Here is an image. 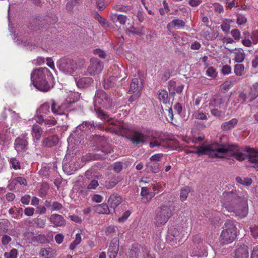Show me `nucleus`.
<instances>
[{"label":"nucleus","instance_id":"f257e3e1","mask_svg":"<svg viewBox=\"0 0 258 258\" xmlns=\"http://www.w3.org/2000/svg\"><path fill=\"white\" fill-rule=\"evenodd\" d=\"M223 208L230 213H233L237 217L242 219L248 213L247 199L240 197L236 191H225L221 198Z\"/></svg>","mask_w":258,"mask_h":258},{"label":"nucleus","instance_id":"f03ea898","mask_svg":"<svg viewBox=\"0 0 258 258\" xmlns=\"http://www.w3.org/2000/svg\"><path fill=\"white\" fill-rule=\"evenodd\" d=\"M197 150L190 151L192 153L201 156L207 155L211 157L223 158L225 153L232 152L233 156L239 161H242L247 159V155L242 153L236 145H208L199 146Z\"/></svg>","mask_w":258,"mask_h":258},{"label":"nucleus","instance_id":"7ed1b4c3","mask_svg":"<svg viewBox=\"0 0 258 258\" xmlns=\"http://www.w3.org/2000/svg\"><path fill=\"white\" fill-rule=\"evenodd\" d=\"M94 109L98 116L107 121L109 120V116L105 114L101 109L109 108L111 106V100L102 90L96 91L94 99Z\"/></svg>","mask_w":258,"mask_h":258},{"label":"nucleus","instance_id":"20e7f679","mask_svg":"<svg viewBox=\"0 0 258 258\" xmlns=\"http://www.w3.org/2000/svg\"><path fill=\"white\" fill-rule=\"evenodd\" d=\"M48 70L46 68H40L34 70L31 75L32 84L38 90L46 92L49 89V86L46 81V74Z\"/></svg>","mask_w":258,"mask_h":258},{"label":"nucleus","instance_id":"39448f33","mask_svg":"<svg viewBox=\"0 0 258 258\" xmlns=\"http://www.w3.org/2000/svg\"><path fill=\"white\" fill-rule=\"evenodd\" d=\"M237 228L232 221H226L224 225L223 229L219 238L221 245H225L232 243L236 238Z\"/></svg>","mask_w":258,"mask_h":258},{"label":"nucleus","instance_id":"423d86ee","mask_svg":"<svg viewBox=\"0 0 258 258\" xmlns=\"http://www.w3.org/2000/svg\"><path fill=\"white\" fill-rule=\"evenodd\" d=\"M172 215V211L170 208L167 205H162L155 211L154 223L156 226H161L164 225Z\"/></svg>","mask_w":258,"mask_h":258},{"label":"nucleus","instance_id":"0eeeda50","mask_svg":"<svg viewBox=\"0 0 258 258\" xmlns=\"http://www.w3.org/2000/svg\"><path fill=\"white\" fill-rule=\"evenodd\" d=\"M102 62L96 58L91 59V63L87 69V72L91 76H94L100 73L103 70Z\"/></svg>","mask_w":258,"mask_h":258},{"label":"nucleus","instance_id":"6e6552de","mask_svg":"<svg viewBox=\"0 0 258 258\" xmlns=\"http://www.w3.org/2000/svg\"><path fill=\"white\" fill-rule=\"evenodd\" d=\"M28 139L25 135L20 136L15 141L14 147L17 152L23 153L28 149Z\"/></svg>","mask_w":258,"mask_h":258},{"label":"nucleus","instance_id":"1a4fd4ad","mask_svg":"<svg viewBox=\"0 0 258 258\" xmlns=\"http://www.w3.org/2000/svg\"><path fill=\"white\" fill-rule=\"evenodd\" d=\"M121 202L122 198L117 194H113L109 197L108 200V204L109 205L108 207H109L110 210L112 211V213L114 212L115 209L119 205Z\"/></svg>","mask_w":258,"mask_h":258},{"label":"nucleus","instance_id":"9d476101","mask_svg":"<svg viewBox=\"0 0 258 258\" xmlns=\"http://www.w3.org/2000/svg\"><path fill=\"white\" fill-rule=\"evenodd\" d=\"M119 240L114 238L111 241L108 250V255L109 258H115L119 249Z\"/></svg>","mask_w":258,"mask_h":258},{"label":"nucleus","instance_id":"9b49d317","mask_svg":"<svg viewBox=\"0 0 258 258\" xmlns=\"http://www.w3.org/2000/svg\"><path fill=\"white\" fill-rule=\"evenodd\" d=\"M149 136L139 132L133 133L131 141L136 144H144L148 141Z\"/></svg>","mask_w":258,"mask_h":258},{"label":"nucleus","instance_id":"f8f14e48","mask_svg":"<svg viewBox=\"0 0 258 258\" xmlns=\"http://www.w3.org/2000/svg\"><path fill=\"white\" fill-rule=\"evenodd\" d=\"M79 68H81L80 66H79L74 59L70 58L66 59V74L71 75Z\"/></svg>","mask_w":258,"mask_h":258},{"label":"nucleus","instance_id":"ddd939ff","mask_svg":"<svg viewBox=\"0 0 258 258\" xmlns=\"http://www.w3.org/2000/svg\"><path fill=\"white\" fill-rule=\"evenodd\" d=\"M226 100L225 97H223L220 95H215L211 100L209 103L210 107H219L223 105Z\"/></svg>","mask_w":258,"mask_h":258},{"label":"nucleus","instance_id":"4468645a","mask_svg":"<svg viewBox=\"0 0 258 258\" xmlns=\"http://www.w3.org/2000/svg\"><path fill=\"white\" fill-rule=\"evenodd\" d=\"M234 54V60L235 62L240 63L243 61L245 57V53L243 49L235 48L230 51Z\"/></svg>","mask_w":258,"mask_h":258},{"label":"nucleus","instance_id":"2eb2a0df","mask_svg":"<svg viewBox=\"0 0 258 258\" xmlns=\"http://www.w3.org/2000/svg\"><path fill=\"white\" fill-rule=\"evenodd\" d=\"M249 254L246 245H240L235 250L234 258H248Z\"/></svg>","mask_w":258,"mask_h":258},{"label":"nucleus","instance_id":"dca6fc26","mask_svg":"<svg viewBox=\"0 0 258 258\" xmlns=\"http://www.w3.org/2000/svg\"><path fill=\"white\" fill-rule=\"evenodd\" d=\"M246 151L247 158L248 161L251 163L257 164L258 166V151L248 148L246 149Z\"/></svg>","mask_w":258,"mask_h":258},{"label":"nucleus","instance_id":"f3484780","mask_svg":"<svg viewBox=\"0 0 258 258\" xmlns=\"http://www.w3.org/2000/svg\"><path fill=\"white\" fill-rule=\"evenodd\" d=\"M94 212L99 214H109L112 213L108 206L106 204L98 205L93 208Z\"/></svg>","mask_w":258,"mask_h":258},{"label":"nucleus","instance_id":"a211bd4d","mask_svg":"<svg viewBox=\"0 0 258 258\" xmlns=\"http://www.w3.org/2000/svg\"><path fill=\"white\" fill-rule=\"evenodd\" d=\"M141 249H143L138 244H134L130 250L126 254V258H137Z\"/></svg>","mask_w":258,"mask_h":258},{"label":"nucleus","instance_id":"6ab92c4d","mask_svg":"<svg viewBox=\"0 0 258 258\" xmlns=\"http://www.w3.org/2000/svg\"><path fill=\"white\" fill-rule=\"evenodd\" d=\"M185 22L179 19H174L169 23L167 25V29L171 31L173 28L180 29L184 27Z\"/></svg>","mask_w":258,"mask_h":258},{"label":"nucleus","instance_id":"aec40b11","mask_svg":"<svg viewBox=\"0 0 258 258\" xmlns=\"http://www.w3.org/2000/svg\"><path fill=\"white\" fill-rule=\"evenodd\" d=\"M58 142V138L56 136H53L45 138L42 143L43 146L45 147H51L56 145Z\"/></svg>","mask_w":258,"mask_h":258},{"label":"nucleus","instance_id":"412c9836","mask_svg":"<svg viewBox=\"0 0 258 258\" xmlns=\"http://www.w3.org/2000/svg\"><path fill=\"white\" fill-rule=\"evenodd\" d=\"M76 83L79 88H85L89 86L93 83V79L91 77H83L77 81Z\"/></svg>","mask_w":258,"mask_h":258},{"label":"nucleus","instance_id":"4be33fe9","mask_svg":"<svg viewBox=\"0 0 258 258\" xmlns=\"http://www.w3.org/2000/svg\"><path fill=\"white\" fill-rule=\"evenodd\" d=\"M51 109L52 112L55 114L61 115L64 113V105H59L53 100H52Z\"/></svg>","mask_w":258,"mask_h":258},{"label":"nucleus","instance_id":"5701e85b","mask_svg":"<svg viewBox=\"0 0 258 258\" xmlns=\"http://www.w3.org/2000/svg\"><path fill=\"white\" fill-rule=\"evenodd\" d=\"M142 88V84L141 85V86L139 85L138 79L137 78H135L133 79L132 82L131 84L129 92L130 93L137 92V94H138L141 90Z\"/></svg>","mask_w":258,"mask_h":258},{"label":"nucleus","instance_id":"b1692460","mask_svg":"<svg viewBox=\"0 0 258 258\" xmlns=\"http://www.w3.org/2000/svg\"><path fill=\"white\" fill-rule=\"evenodd\" d=\"M40 254L45 258H51L56 255L55 251L50 247L41 249Z\"/></svg>","mask_w":258,"mask_h":258},{"label":"nucleus","instance_id":"393cba45","mask_svg":"<svg viewBox=\"0 0 258 258\" xmlns=\"http://www.w3.org/2000/svg\"><path fill=\"white\" fill-rule=\"evenodd\" d=\"M238 123V120L236 118H233L230 121L223 122L221 124V128L223 131H227L234 127Z\"/></svg>","mask_w":258,"mask_h":258},{"label":"nucleus","instance_id":"a878e982","mask_svg":"<svg viewBox=\"0 0 258 258\" xmlns=\"http://www.w3.org/2000/svg\"><path fill=\"white\" fill-rule=\"evenodd\" d=\"M146 167L148 170L155 173H158L160 170L159 164L158 162L149 161L146 163Z\"/></svg>","mask_w":258,"mask_h":258},{"label":"nucleus","instance_id":"bb28decb","mask_svg":"<svg viewBox=\"0 0 258 258\" xmlns=\"http://www.w3.org/2000/svg\"><path fill=\"white\" fill-rule=\"evenodd\" d=\"M50 221L54 226H61L63 223V217L57 214H53L50 217Z\"/></svg>","mask_w":258,"mask_h":258},{"label":"nucleus","instance_id":"cd10ccee","mask_svg":"<svg viewBox=\"0 0 258 258\" xmlns=\"http://www.w3.org/2000/svg\"><path fill=\"white\" fill-rule=\"evenodd\" d=\"M95 128L94 125L89 122L84 121L78 126V128L84 132H88L91 128Z\"/></svg>","mask_w":258,"mask_h":258},{"label":"nucleus","instance_id":"c85d7f7f","mask_svg":"<svg viewBox=\"0 0 258 258\" xmlns=\"http://www.w3.org/2000/svg\"><path fill=\"white\" fill-rule=\"evenodd\" d=\"M32 130V135L33 137L36 140H40L42 133V131L40 126L38 125H34Z\"/></svg>","mask_w":258,"mask_h":258},{"label":"nucleus","instance_id":"c756f323","mask_svg":"<svg viewBox=\"0 0 258 258\" xmlns=\"http://www.w3.org/2000/svg\"><path fill=\"white\" fill-rule=\"evenodd\" d=\"M249 95L251 99H254L258 96V82L251 86Z\"/></svg>","mask_w":258,"mask_h":258},{"label":"nucleus","instance_id":"7c9ffc66","mask_svg":"<svg viewBox=\"0 0 258 258\" xmlns=\"http://www.w3.org/2000/svg\"><path fill=\"white\" fill-rule=\"evenodd\" d=\"M94 18L104 28H107L109 27L108 22L106 19L102 18L98 13H96L95 14Z\"/></svg>","mask_w":258,"mask_h":258},{"label":"nucleus","instance_id":"2f4dec72","mask_svg":"<svg viewBox=\"0 0 258 258\" xmlns=\"http://www.w3.org/2000/svg\"><path fill=\"white\" fill-rule=\"evenodd\" d=\"M245 67L243 64H236L234 67V73L237 77L242 76L243 74V72Z\"/></svg>","mask_w":258,"mask_h":258},{"label":"nucleus","instance_id":"473e14b6","mask_svg":"<svg viewBox=\"0 0 258 258\" xmlns=\"http://www.w3.org/2000/svg\"><path fill=\"white\" fill-rule=\"evenodd\" d=\"M158 98L160 102L163 103H166L168 99V92L164 90H160L158 93Z\"/></svg>","mask_w":258,"mask_h":258},{"label":"nucleus","instance_id":"72a5a7b5","mask_svg":"<svg viewBox=\"0 0 258 258\" xmlns=\"http://www.w3.org/2000/svg\"><path fill=\"white\" fill-rule=\"evenodd\" d=\"M148 140L150 141V142L149 143V147L151 148L160 146L162 142V139H157L154 137H152V138H148Z\"/></svg>","mask_w":258,"mask_h":258},{"label":"nucleus","instance_id":"f704fd0d","mask_svg":"<svg viewBox=\"0 0 258 258\" xmlns=\"http://www.w3.org/2000/svg\"><path fill=\"white\" fill-rule=\"evenodd\" d=\"M116 77L114 76H111L109 79L104 80V87L105 89H108L112 86L115 84L116 81Z\"/></svg>","mask_w":258,"mask_h":258},{"label":"nucleus","instance_id":"c9c22d12","mask_svg":"<svg viewBox=\"0 0 258 258\" xmlns=\"http://www.w3.org/2000/svg\"><path fill=\"white\" fill-rule=\"evenodd\" d=\"M45 206L48 208H50L52 211L58 210L61 208L62 206L58 202H53L51 204L48 201L45 203Z\"/></svg>","mask_w":258,"mask_h":258},{"label":"nucleus","instance_id":"e433bc0d","mask_svg":"<svg viewBox=\"0 0 258 258\" xmlns=\"http://www.w3.org/2000/svg\"><path fill=\"white\" fill-rule=\"evenodd\" d=\"M236 180L238 183L246 186L250 185L252 183V180L249 178H242L240 177H237Z\"/></svg>","mask_w":258,"mask_h":258},{"label":"nucleus","instance_id":"4c0bfd02","mask_svg":"<svg viewBox=\"0 0 258 258\" xmlns=\"http://www.w3.org/2000/svg\"><path fill=\"white\" fill-rule=\"evenodd\" d=\"M202 34L208 41L215 40L218 36L217 33H213L210 34L208 31H203Z\"/></svg>","mask_w":258,"mask_h":258},{"label":"nucleus","instance_id":"58836bf2","mask_svg":"<svg viewBox=\"0 0 258 258\" xmlns=\"http://www.w3.org/2000/svg\"><path fill=\"white\" fill-rule=\"evenodd\" d=\"M128 31L131 33L140 35L144 33V27L135 28L131 27L128 29Z\"/></svg>","mask_w":258,"mask_h":258},{"label":"nucleus","instance_id":"ea45409f","mask_svg":"<svg viewBox=\"0 0 258 258\" xmlns=\"http://www.w3.org/2000/svg\"><path fill=\"white\" fill-rule=\"evenodd\" d=\"M230 34L233 38L236 41H239L241 38V32L238 29H233L230 31Z\"/></svg>","mask_w":258,"mask_h":258},{"label":"nucleus","instance_id":"a19ab883","mask_svg":"<svg viewBox=\"0 0 258 258\" xmlns=\"http://www.w3.org/2000/svg\"><path fill=\"white\" fill-rule=\"evenodd\" d=\"M9 223L8 221L0 222V236L7 232Z\"/></svg>","mask_w":258,"mask_h":258},{"label":"nucleus","instance_id":"79ce46f5","mask_svg":"<svg viewBox=\"0 0 258 258\" xmlns=\"http://www.w3.org/2000/svg\"><path fill=\"white\" fill-rule=\"evenodd\" d=\"M149 194V189L146 187H143L142 188L141 195L142 197L141 201L142 202L146 203L149 201V200L146 197Z\"/></svg>","mask_w":258,"mask_h":258},{"label":"nucleus","instance_id":"37998d69","mask_svg":"<svg viewBox=\"0 0 258 258\" xmlns=\"http://www.w3.org/2000/svg\"><path fill=\"white\" fill-rule=\"evenodd\" d=\"M82 238L80 234L77 233L76 234L75 240L70 244V248L73 250L75 248L77 245L80 244L81 242Z\"/></svg>","mask_w":258,"mask_h":258},{"label":"nucleus","instance_id":"c03bdc74","mask_svg":"<svg viewBox=\"0 0 258 258\" xmlns=\"http://www.w3.org/2000/svg\"><path fill=\"white\" fill-rule=\"evenodd\" d=\"M49 104L48 103H45L41 106L38 110L40 114H47L49 112Z\"/></svg>","mask_w":258,"mask_h":258},{"label":"nucleus","instance_id":"a18cd8bd","mask_svg":"<svg viewBox=\"0 0 258 258\" xmlns=\"http://www.w3.org/2000/svg\"><path fill=\"white\" fill-rule=\"evenodd\" d=\"M193 116L197 119L205 120L207 118L206 115L200 110L195 111Z\"/></svg>","mask_w":258,"mask_h":258},{"label":"nucleus","instance_id":"49530a36","mask_svg":"<svg viewBox=\"0 0 258 258\" xmlns=\"http://www.w3.org/2000/svg\"><path fill=\"white\" fill-rule=\"evenodd\" d=\"M234 81L232 79L228 80L225 81L223 84L221 85V89L224 91H227L232 86H233L234 84Z\"/></svg>","mask_w":258,"mask_h":258},{"label":"nucleus","instance_id":"de8ad7c7","mask_svg":"<svg viewBox=\"0 0 258 258\" xmlns=\"http://www.w3.org/2000/svg\"><path fill=\"white\" fill-rule=\"evenodd\" d=\"M18 255V250L13 248L10 252H6L4 253L5 258H17Z\"/></svg>","mask_w":258,"mask_h":258},{"label":"nucleus","instance_id":"09e8293b","mask_svg":"<svg viewBox=\"0 0 258 258\" xmlns=\"http://www.w3.org/2000/svg\"><path fill=\"white\" fill-rule=\"evenodd\" d=\"M71 94V98H69V100L67 99L66 100V107H67V102L68 103H74L78 101V97L79 96V95L77 93H76L75 92H70Z\"/></svg>","mask_w":258,"mask_h":258},{"label":"nucleus","instance_id":"8fccbe9b","mask_svg":"<svg viewBox=\"0 0 258 258\" xmlns=\"http://www.w3.org/2000/svg\"><path fill=\"white\" fill-rule=\"evenodd\" d=\"M236 19V23L238 25H241L245 24L247 22V19L242 14H237Z\"/></svg>","mask_w":258,"mask_h":258},{"label":"nucleus","instance_id":"3c124183","mask_svg":"<svg viewBox=\"0 0 258 258\" xmlns=\"http://www.w3.org/2000/svg\"><path fill=\"white\" fill-rule=\"evenodd\" d=\"M220 27L225 33L228 34L230 29V25L228 22H227L225 20L223 21L220 26Z\"/></svg>","mask_w":258,"mask_h":258},{"label":"nucleus","instance_id":"603ef678","mask_svg":"<svg viewBox=\"0 0 258 258\" xmlns=\"http://www.w3.org/2000/svg\"><path fill=\"white\" fill-rule=\"evenodd\" d=\"M163 157V154L162 153H157L152 155L150 158L149 160L152 162H158L160 161Z\"/></svg>","mask_w":258,"mask_h":258},{"label":"nucleus","instance_id":"864d4df0","mask_svg":"<svg viewBox=\"0 0 258 258\" xmlns=\"http://www.w3.org/2000/svg\"><path fill=\"white\" fill-rule=\"evenodd\" d=\"M189 191V187H185L181 189L180 197L182 201H184L187 198Z\"/></svg>","mask_w":258,"mask_h":258},{"label":"nucleus","instance_id":"5fc2aeb1","mask_svg":"<svg viewBox=\"0 0 258 258\" xmlns=\"http://www.w3.org/2000/svg\"><path fill=\"white\" fill-rule=\"evenodd\" d=\"M206 75L210 77L214 78L217 77V73L214 68L209 67L206 71Z\"/></svg>","mask_w":258,"mask_h":258},{"label":"nucleus","instance_id":"6e6d98bb","mask_svg":"<svg viewBox=\"0 0 258 258\" xmlns=\"http://www.w3.org/2000/svg\"><path fill=\"white\" fill-rule=\"evenodd\" d=\"M113 17H117V20L120 24L124 25L126 22L127 17L126 16L122 15H116V14L112 15L111 18L113 19Z\"/></svg>","mask_w":258,"mask_h":258},{"label":"nucleus","instance_id":"4d7b16f0","mask_svg":"<svg viewBox=\"0 0 258 258\" xmlns=\"http://www.w3.org/2000/svg\"><path fill=\"white\" fill-rule=\"evenodd\" d=\"M250 38L253 44L255 45L258 43V30H254L251 32Z\"/></svg>","mask_w":258,"mask_h":258},{"label":"nucleus","instance_id":"13d9d810","mask_svg":"<svg viewBox=\"0 0 258 258\" xmlns=\"http://www.w3.org/2000/svg\"><path fill=\"white\" fill-rule=\"evenodd\" d=\"M10 162L14 169L16 170L20 169V163L16 158H11L10 159Z\"/></svg>","mask_w":258,"mask_h":258},{"label":"nucleus","instance_id":"bf43d9fd","mask_svg":"<svg viewBox=\"0 0 258 258\" xmlns=\"http://www.w3.org/2000/svg\"><path fill=\"white\" fill-rule=\"evenodd\" d=\"M33 221L34 222L35 226L39 228H43L45 225V220L41 219L35 218L33 219Z\"/></svg>","mask_w":258,"mask_h":258},{"label":"nucleus","instance_id":"052dcab7","mask_svg":"<svg viewBox=\"0 0 258 258\" xmlns=\"http://www.w3.org/2000/svg\"><path fill=\"white\" fill-rule=\"evenodd\" d=\"M210 112L212 115L218 118H221L223 117L222 111L216 108L212 109Z\"/></svg>","mask_w":258,"mask_h":258},{"label":"nucleus","instance_id":"680f3d73","mask_svg":"<svg viewBox=\"0 0 258 258\" xmlns=\"http://www.w3.org/2000/svg\"><path fill=\"white\" fill-rule=\"evenodd\" d=\"M222 73L224 75H228L231 73V68L229 65H224L221 69Z\"/></svg>","mask_w":258,"mask_h":258},{"label":"nucleus","instance_id":"e2e57ef3","mask_svg":"<svg viewBox=\"0 0 258 258\" xmlns=\"http://www.w3.org/2000/svg\"><path fill=\"white\" fill-rule=\"evenodd\" d=\"M112 167L114 171L118 173L122 169V164L121 162H115L113 164Z\"/></svg>","mask_w":258,"mask_h":258},{"label":"nucleus","instance_id":"0e129e2a","mask_svg":"<svg viewBox=\"0 0 258 258\" xmlns=\"http://www.w3.org/2000/svg\"><path fill=\"white\" fill-rule=\"evenodd\" d=\"M68 148H75L76 146L79 145L80 142L77 141L76 143H73V139L70 137L68 139Z\"/></svg>","mask_w":258,"mask_h":258},{"label":"nucleus","instance_id":"69168bd1","mask_svg":"<svg viewBox=\"0 0 258 258\" xmlns=\"http://www.w3.org/2000/svg\"><path fill=\"white\" fill-rule=\"evenodd\" d=\"M3 237L2 238V243L4 245H6L8 244L12 240V238L10 236L8 235H2Z\"/></svg>","mask_w":258,"mask_h":258},{"label":"nucleus","instance_id":"338daca9","mask_svg":"<svg viewBox=\"0 0 258 258\" xmlns=\"http://www.w3.org/2000/svg\"><path fill=\"white\" fill-rule=\"evenodd\" d=\"M96 4L97 8L100 11L103 10L106 6V4L104 0H97Z\"/></svg>","mask_w":258,"mask_h":258},{"label":"nucleus","instance_id":"774afa93","mask_svg":"<svg viewBox=\"0 0 258 258\" xmlns=\"http://www.w3.org/2000/svg\"><path fill=\"white\" fill-rule=\"evenodd\" d=\"M131 212L129 211H126L123 213L122 216L119 218L118 220L119 222H124L130 216Z\"/></svg>","mask_w":258,"mask_h":258}]
</instances>
